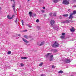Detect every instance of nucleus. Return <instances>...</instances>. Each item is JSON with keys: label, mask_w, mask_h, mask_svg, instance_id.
<instances>
[{"label": "nucleus", "mask_w": 76, "mask_h": 76, "mask_svg": "<svg viewBox=\"0 0 76 76\" xmlns=\"http://www.w3.org/2000/svg\"><path fill=\"white\" fill-rule=\"evenodd\" d=\"M59 45V44H58L57 42L55 41V43L52 45V46L53 47H54L55 48H57V47H58Z\"/></svg>", "instance_id": "1"}, {"label": "nucleus", "mask_w": 76, "mask_h": 76, "mask_svg": "<svg viewBox=\"0 0 76 76\" xmlns=\"http://www.w3.org/2000/svg\"><path fill=\"white\" fill-rule=\"evenodd\" d=\"M62 3L63 4H64L65 5H68V4H70L69 2L67 0H64L63 1Z\"/></svg>", "instance_id": "2"}, {"label": "nucleus", "mask_w": 76, "mask_h": 76, "mask_svg": "<svg viewBox=\"0 0 76 76\" xmlns=\"http://www.w3.org/2000/svg\"><path fill=\"white\" fill-rule=\"evenodd\" d=\"M70 31L71 32H74L75 31V29L74 27H72L70 29Z\"/></svg>", "instance_id": "3"}, {"label": "nucleus", "mask_w": 76, "mask_h": 76, "mask_svg": "<svg viewBox=\"0 0 76 76\" xmlns=\"http://www.w3.org/2000/svg\"><path fill=\"white\" fill-rule=\"evenodd\" d=\"M50 23L51 26H53V25L54 24V23H55V21L53 20H51L50 21Z\"/></svg>", "instance_id": "4"}, {"label": "nucleus", "mask_w": 76, "mask_h": 76, "mask_svg": "<svg viewBox=\"0 0 76 76\" xmlns=\"http://www.w3.org/2000/svg\"><path fill=\"white\" fill-rule=\"evenodd\" d=\"M70 62V60L69 59H66L65 61V63H69Z\"/></svg>", "instance_id": "5"}, {"label": "nucleus", "mask_w": 76, "mask_h": 76, "mask_svg": "<svg viewBox=\"0 0 76 76\" xmlns=\"http://www.w3.org/2000/svg\"><path fill=\"white\" fill-rule=\"evenodd\" d=\"M73 14H72V13H70V16L69 17V19H72L73 18Z\"/></svg>", "instance_id": "6"}, {"label": "nucleus", "mask_w": 76, "mask_h": 76, "mask_svg": "<svg viewBox=\"0 0 76 76\" xmlns=\"http://www.w3.org/2000/svg\"><path fill=\"white\" fill-rule=\"evenodd\" d=\"M22 39L23 41L25 42H26V43H28V42H29L28 41L26 40L23 38H22Z\"/></svg>", "instance_id": "7"}, {"label": "nucleus", "mask_w": 76, "mask_h": 76, "mask_svg": "<svg viewBox=\"0 0 76 76\" xmlns=\"http://www.w3.org/2000/svg\"><path fill=\"white\" fill-rule=\"evenodd\" d=\"M7 18L8 19H12L13 18V16H12V17H10V16L9 15H7Z\"/></svg>", "instance_id": "8"}, {"label": "nucleus", "mask_w": 76, "mask_h": 76, "mask_svg": "<svg viewBox=\"0 0 76 76\" xmlns=\"http://www.w3.org/2000/svg\"><path fill=\"white\" fill-rule=\"evenodd\" d=\"M51 54V53H48L46 55H45V56L47 58L48 57L50 56V54Z\"/></svg>", "instance_id": "9"}, {"label": "nucleus", "mask_w": 76, "mask_h": 76, "mask_svg": "<svg viewBox=\"0 0 76 76\" xmlns=\"http://www.w3.org/2000/svg\"><path fill=\"white\" fill-rule=\"evenodd\" d=\"M64 23H70V21L69 20H66L65 21L63 22Z\"/></svg>", "instance_id": "10"}, {"label": "nucleus", "mask_w": 76, "mask_h": 76, "mask_svg": "<svg viewBox=\"0 0 76 76\" xmlns=\"http://www.w3.org/2000/svg\"><path fill=\"white\" fill-rule=\"evenodd\" d=\"M53 3H57L58 2V0H53Z\"/></svg>", "instance_id": "11"}, {"label": "nucleus", "mask_w": 76, "mask_h": 76, "mask_svg": "<svg viewBox=\"0 0 76 76\" xmlns=\"http://www.w3.org/2000/svg\"><path fill=\"white\" fill-rule=\"evenodd\" d=\"M28 14L30 15V17H32V12L31 11H30L29 12Z\"/></svg>", "instance_id": "12"}, {"label": "nucleus", "mask_w": 76, "mask_h": 76, "mask_svg": "<svg viewBox=\"0 0 76 76\" xmlns=\"http://www.w3.org/2000/svg\"><path fill=\"white\" fill-rule=\"evenodd\" d=\"M60 38L61 39H64V38H65V35L61 36Z\"/></svg>", "instance_id": "13"}, {"label": "nucleus", "mask_w": 76, "mask_h": 76, "mask_svg": "<svg viewBox=\"0 0 76 76\" xmlns=\"http://www.w3.org/2000/svg\"><path fill=\"white\" fill-rule=\"evenodd\" d=\"M15 6H16L15 5H14L12 6V8L13 9L14 11V12H15Z\"/></svg>", "instance_id": "14"}, {"label": "nucleus", "mask_w": 76, "mask_h": 76, "mask_svg": "<svg viewBox=\"0 0 76 76\" xmlns=\"http://www.w3.org/2000/svg\"><path fill=\"white\" fill-rule=\"evenodd\" d=\"M69 16V15L67 14H64L63 15V17H67Z\"/></svg>", "instance_id": "15"}, {"label": "nucleus", "mask_w": 76, "mask_h": 76, "mask_svg": "<svg viewBox=\"0 0 76 76\" xmlns=\"http://www.w3.org/2000/svg\"><path fill=\"white\" fill-rule=\"evenodd\" d=\"M44 44V42H42L41 43V44L39 45V46H41V45H43Z\"/></svg>", "instance_id": "16"}, {"label": "nucleus", "mask_w": 76, "mask_h": 76, "mask_svg": "<svg viewBox=\"0 0 76 76\" xmlns=\"http://www.w3.org/2000/svg\"><path fill=\"white\" fill-rule=\"evenodd\" d=\"M71 14H73V15H75L76 14V11L74 10L73 11V12L72 13H71Z\"/></svg>", "instance_id": "17"}, {"label": "nucleus", "mask_w": 76, "mask_h": 76, "mask_svg": "<svg viewBox=\"0 0 76 76\" xmlns=\"http://www.w3.org/2000/svg\"><path fill=\"white\" fill-rule=\"evenodd\" d=\"M21 58V59H27L28 58L26 57H22Z\"/></svg>", "instance_id": "18"}, {"label": "nucleus", "mask_w": 76, "mask_h": 76, "mask_svg": "<svg viewBox=\"0 0 76 76\" xmlns=\"http://www.w3.org/2000/svg\"><path fill=\"white\" fill-rule=\"evenodd\" d=\"M58 73H63V71L60 70L58 71Z\"/></svg>", "instance_id": "19"}, {"label": "nucleus", "mask_w": 76, "mask_h": 76, "mask_svg": "<svg viewBox=\"0 0 76 76\" xmlns=\"http://www.w3.org/2000/svg\"><path fill=\"white\" fill-rule=\"evenodd\" d=\"M37 29H38L39 30L40 29H41V27L39 26H37Z\"/></svg>", "instance_id": "20"}, {"label": "nucleus", "mask_w": 76, "mask_h": 76, "mask_svg": "<svg viewBox=\"0 0 76 76\" xmlns=\"http://www.w3.org/2000/svg\"><path fill=\"white\" fill-rule=\"evenodd\" d=\"M42 64H43V63L42 62L41 64H40L39 65V66L41 67L42 66Z\"/></svg>", "instance_id": "21"}, {"label": "nucleus", "mask_w": 76, "mask_h": 76, "mask_svg": "<svg viewBox=\"0 0 76 76\" xmlns=\"http://www.w3.org/2000/svg\"><path fill=\"white\" fill-rule=\"evenodd\" d=\"M18 20H19V19L16 18V20L15 21V23H18Z\"/></svg>", "instance_id": "22"}, {"label": "nucleus", "mask_w": 76, "mask_h": 76, "mask_svg": "<svg viewBox=\"0 0 76 76\" xmlns=\"http://www.w3.org/2000/svg\"><path fill=\"white\" fill-rule=\"evenodd\" d=\"M57 50L56 49H54V53H56V52H57Z\"/></svg>", "instance_id": "23"}, {"label": "nucleus", "mask_w": 76, "mask_h": 76, "mask_svg": "<svg viewBox=\"0 0 76 76\" xmlns=\"http://www.w3.org/2000/svg\"><path fill=\"white\" fill-rule=\"evenodd\" d=\"M24 37L25 38H26V39H28V36L27 35H25L24 36Z\"/></svg>", "instance_id": "24"}, {"label": "nucleus", "mask_w": 76, "mask_h": 76, "mask_svg": "<svg viewBox=\"0 0 76 76\" xmlns=\"http://www.w3.org/2000/svg\"><path fill=\"white\" fill-rule=\"evenodd\" d=\"M8 54H11V51H9L8 52Z\"/></svg>", "instance_id": "25"}, {"label": "nucleus", "mask_w": 76, "mask_h": 76, "mask_svg": "<svg viewBox=\"0 0 76 76\" xmlns=\"http://www.w3.org/2000/svg\"><path fill=\"white\" fill-rule=\"evenodd\" d=\"M53 55H51L50 56V58H53Z\"/></svg>", "instance_id": "26"}, {"label": "nucleus", "mask_w": 76, "mask_h": 76, "mask_svg": "<svg viewBox=\"0 0 76 76\" xmlns=\"http://www.w3.org/2000/svg\"><path fill=\"white\" fill-rule=\"evenodd\" d=\"M53 58H50V61H53Z\"/></svg>", "instance_id": "27"}, {"label": "nucleus", "mask_w": 76, "mask_h": 76, "mask_svg": "<svg viewBox=\"0 0 76 76\" xmlns=\"http://www.w3.org/2000/svg\"><path fill=\"white\" fill-rule=\"evenodd\" d=\"M53 16H56V13L55 12L53 13Z\"/></svg>", "instance_id": "28"}, {"label": "nucleus", "mask_w": 76, "mask_h": 76, "mask_svg": "<svg viewBox=\"0 0 76 76\" xmlns=\"http://www.w3.org/2000/svg\"><path fill=\"white\" fill-rule=\"evenodd\" d=\"M20 66L21 67H23V66H24V65L23 64L21 63L20 64Z\"/></svg>", "instance_id": "29"}, {"label": "nucleus", "mask_w": 76, "mask_h": 76, "mask_svg": "<svg viewBox=\"0 0 76 76\" xmlns=\"http://www.w3.org/2000/svg\"><path fill=\"white\" fill-rule=\"evenodd\" d=\"M52 68L53 69L55 68V66H54V65H52Z\"/></svg>", "instance_id": "30"}, {"label": "nucleus", "mask_w": 76, "mask_h": 76, "mask_svg": "<svg viewBox=\"0 0 76 76\" xmlns=\"http://www.w3.org/2000/svg\"><path fill=\"white\" fill-rule=\"evenodd\" d=\"M36 22H37V23H38V22H39V20L38 19H37L36 20Z\"/></svg>", "instance_id": "31"}, {"label": "nucleus", "mask_w": 76, "mask_h": 76, "mask_svg": "<svg viewBox=\"0 0 76 76\" xmlns=\"http://www.w3.org/2000/svg\"><path fill=\"white\" fill-rule=\"evenodd\" d=\"M21 22L22 25H23V20H22Z\"/></svg>", "instance_id": "32"}, {"label": "nucleus", "mask_w": 76, "mask_h": 76, "mask_svg": "<svg viewBox=\"0 0 76 76\" xmlns=\"http://www.w3.org/2000/svg\"><path fill=\"white\" fill-rule=\"evenodd\" d=\"M52 14H53V13L52 12H50V13H49V15L50 16H51L52 15Z\"/></svg>", "instance_id": "33"}, {"label": "nucleus", "mask_w": 76, "mask_h": 76, "mask_svg": "<svg viewBox=\"0 0 76 76\" xmlns=\"http://www.w3.org/2000/svg\"><path fill=\"white\" fill-rule=\"evenodd\" d=\"M62 35H66V34L64 33H62Z\"/></svg>", "instance_id": "34"}, {"label": "nucleus", "mask_w": 76, "mask_h": 76, "mask_svg": "<svg viewBox=\"0 0 76 76\" xmlns=\"http://www.w3.org/2000/svg\"><path fill=\"white\" fill-rule=\"evenodd\" d=\"M41 12H42V13H44V12H45V11H44V10H42Z\"/></svg>", "instance_id": "35"}, {"label": "nucleus", "mask_w": 76, "mask_h": 76, "mask_svg": "<svg viewBox=\"0 0 76 76\" xmlns=\"http://www.w3.org/2000/svg\"><path fill=\"white\" fill-rule=\"evenodd\" d=\"M39 2H42V1H43V0H39Z\"/></svg>", "instance_id": "36"}, {"label": "nucleus", "mask_w": 76, "mask_h": 76, "mask_svg": "<svg viewBox=\"0 0 76 76\" xmlns=\"http://www.w3.org/2000/svg\"><path fill=\"white\" fill-rule=\"evenodd\" d=\"M63 18L61 16H60L59 18V19H62Z\"/></svg>", "instance_id": "37"}, {"label": "nucleus", "mask_w": 76, "mask_h": 76, "mask_svg": "<svg viewBox=\"0 0 76 76\" xmlns=\"http://www.w3.org/2000/svg\"><path fill=\"white\" fill-rule=\"evenodd\" d=\"M27 31V30H25L23 31V32H26Z\"/></svg>", "instance_id": "38"}, {"label": "nucleus", "mask_w": 76, "mask_h": 76, "mask_svg": "<svg viewBox=\"0 0 76 76\" xmlns=\"http://www.w3.org/2000/svg\"><path fill=\"white\" fill-rule=\"evenodd\" d=\"M43 9H45V7H43Z\"/></svg>", "instance_id": "39"}, {"label": "nucleus", "mask_w": 76, "mask_h": 76, "mask_svg": "<svg viewBox=\"0 0 76 76\" xmlns=\"http://www.w3.org/2000/svg\"><path fill=\"white\" fill-rule=\"evenodd\" d=\"M73 1H76V0H73Z\"/></svg>", "instance_id": "40"}, {"label": "nucleus", "mask_w": 76, "mask_h": 76, "mask_svg": "<svg viewBox=\"0 0 76 76\" xmlns=\"http://www.w3.org/2000/svg\"><path fill=\"white\" fill-rule=\"evenodd\" d=\"M34 16H36V14H34Z\"/></svg>", "instance_id": "41"}, {"label": "nucleus", "mask_w": 76, "mask_h": 76, "mask_svg": "<svg viewBox=\"0 0 76 76\" xmlns=\"http://www.w3.org/2000/svg\"><path fill=\"white\" fill-rule=\"evenodd\" d=\"M70 21L71 22H73V21L72 20H70Z\"/></svg>", "instance_id": "42"}, {"label": "nucleus", "mask_w": 76, "mask_h": 76, "mask_svg": "<svg viewBox=\"0 0 76 76\" xmlns=\"http://www.w3.org/2000/svg\"><path fill=\"white\" fill-rule=\"evenodd\" d=\"M28 27H29V28H31V26H28Z\"/></svg>", "instance_id": "43"}, {"label": "nucleus", "mask_w": 76, "mask_h": 76, "mask_svg": "<svg viewBox=\"0 0 76 76\" xmlns=\"http://www.w3.org/2000/svg\"><path fill=\"white\" fill-rule=\"evenodd\" d=\"M13 1H14V3H15V1L14 0H13Z\"/></svg>", "instance_id": "44"}, {"label": "nucleus", "mask_w": 76, "mask_h": 76, "mask_svg": "<svg viewBox=\"0 0 76 76\" xmlns=\"http://www.w3.org/2000/svg\"><path fill=\"white\" fill-rule=\"evenodd\" d=\"M18 36H19V37H20V34H18Z\"/></svg>", "instance_id": "45"}, {"label": "nucleus", "mask_w": 76, "mask_h": 76, "mask_svg": "<svg viewBox=\"0 0 76 76\" xmlns=\"http://www.w3.org/2000/svg\"><path fill=\"white\" fill-rule=\"evenodd\" d=\"M68 11H69V10H70V9H68Z\"/></svg>", "instance_id": "46"}, {"label": "nucleus", "mask_w": 76, "mask_h": 76, "mask_svg": "<svg viewBox=\"0 0 76 76\" xmlns=\"http://www.w3.org/2000/svg\"><path fill=\"white\" fill-rule=\"evenodd\" d=\"M28 1H30V0H27Z\"/></svg>", "instance_id": "47"}, {"label": "nucleus", "mask_w": 76, "mask_h": 76, "mask_svg": "<svg viewBox=\"0 0 76 76\" xmlns=\"http://www.w3.org/2000/svg\"><path fill=\"white\" fill-rule=\"evenodd\" d=\"M0 9H1V8L0 7Z\"/></svg>", "instance_id": "48"}, {"label": "nucleus", "mask_w": 76, "mask_h": 76, "mask_svg": "<svg viewBox=\"0 0 76 76\" xmlns=\"http://www.w3.org/2000/svg\"><path fill=\"white\" fill-rule=\"evenodd\" d=\"M73 76V75H71V76Z\"/></svg>", "instance_id": "49"}, {"label": "nucleus", "mask_w": 76, "mask_h": 76, "mask_svg": "<svg viewBox=\"0 0 76 76\" xmlns=\"http://www.w3.org/2000/svg\"><path fill=\"white\" fill-rule=\"evenodd\" d=\"M11 0V1H12V0Z\"/></svg>", "instance_id": "50"}]
</instances>
